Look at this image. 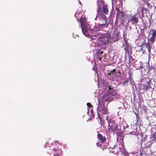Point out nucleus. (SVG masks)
<instances>
[{"label":"nucleus","instance_id":"nucleus-10","mask_svg":"<svg viewBox=\"0 0 156 156\" xmlns=\"http://www.w3.org/2000/svg\"><path fill=\"white\" fill-rule=\"evenodd\" d=\"M119 31L117 30H115L112 37L114 41H116L119 39Z\"/></svg>","mask_w":156,"mask_h":156},{"label":"nucleus","instance_id":"nucleus-19","mask_svg":"<svg viewBox=\"0 0 156 156\" xmlns=\"http://www.w3.org/2000/svg\"><path fill=\"white\" fill-rule=\"evenodd\" d=\"M149 70H154L155 69V67L152 65L150 66L149 65L148 66Z\"/></svg>","mask_w":156,"mask_h":156},{"label":"nucleus","instance_id":"nucleus-3","mask_svg":"<svg viewBox=\"0 0 156 156\" xmlns=\"http://www.w3.org/2000/svg\"><path fill=\"white\" fill-rule=\"evenodd\" d=\"M108 126H109L108 130L109 132L117 131L118 130V126L117 124L115 123L114 121H108Z\"/></svg>","mask_w":156,"mask_h":156},{"label":"nucleus","instance_id":"nucleus-4","mask_svg":"<svg viewBox=\"0 0 156 156\" xmlns=\"http://www.w3.org/2000/svg\"><path fill=\"white\" fill-rule=\"evenodd\" d=\"M99 25L102 27H108L109 24L107 22L106 16L103 13L101 14Z\"/></svg>","mask_w":156,"mask_h":156},{"label":"nucleus","instance_id":"nucleus-18","mask_svg":"<svg viewBox=\"0 0 156 156\" xmlns=\"http://www.w3.org/2000/svg\"><path fill=\"white\" fill-rule=\"evenodd\" d=\"M116 69H113L110 72L108 73L107 74V75L108 76H110L112 73H113L114 74L115 73Z\"/></svg>","mask_w":156,"mask_h":156},{"label":"nucleus","instance_id":"nucleus-22","mask_svg":"<svg viewBox=\"0 0 156 156\" xmlns=\"http://www.w3.org/2000/svg\"><path fill=\"white\" fill-rule=\"evenodd\" d=\"M126 47H124V49L125 51L126 52V51L128 50V49L129 48V46L127 44H126Z\"/></svg>","mask_w":156,"mask_h":156},{"label":"nucleus","instance_id":"nucleus-25","mask_svg":"<svg viewBox=\"0 0 156 156\" xmlns=\"http://www.w3.org/2000/svg\"><path fill=\"white\" fill-rule=\"evenodd\" d=\"M153 139L155 140L156 139V131L154 132L152 135Z\"/></svg>","mask_w":156,"mask_h":156},{"label":"nucleus","instance_id":"nucleus-16","mask_svg":"<svg viewBox=\"0 0 156 156\" xmlns=\"http://www.w3.org/2000/svg\"><path fill=\"white\" fill-rule=\"evenodd\" d=\"M109 94L111 96H114L116 95H117V92L115 89H112L110 91L109 93Z\"/></svg>","mask_w":156,"mask_h":156},{"label":"nucleus","instance_id":"nucleus-38","mask_svg":"<svg viewBox=\"0 0 156 156\" xmlns=\"http://www.w3.org/2000/svg\"><path fill=\"white\" fill-rule=\"evenodd\" d=\"M96 67V65L95 64V68H94V70L95 71V72L96 71V70H95V68Z\"/></svg>","mask_w":156,"mask_h":156},{"label":"nucleus","instance_id":"nucleus-37","mask_svg":"<svg viewBox=\"0 0 156 156\" xmlns=\"http://www.w3.org/2000/svg\"><path fill=\"white\" fill-rule=\"evenodd\" d=\"M144 45H145V44L144 43H143L142 45H140V46L142 47Z\"/></svg>","mask_w":156,"mask_h":156},{"label":"nucleus","instance_id":"nucleus-32","mask_svg":"<svg viewBox=\"0 0 156 156\" xmlns=\"http://www.w3.org/2000/svg\"><path fill=\"white\" fill-rule=\"evenodd\" d=\"M58 149H59V148H57V149L53 148V150L54 151H57L58 150Z\"/></svg>","mask_w":156,"mask_h":156},{"label":"nucleus","instance_id":"nucleus-12","mask_svg":"<svg viewBox=\"0 0 156 156\" xmlns=\"http://www.w3.org/2000/svg\"><path fill=\"white\" fill-rule=\"evenodd\" d=\"M103 12L105 14H107L108 12L107 5L106 4H104L102 7Z\"/></svg>","mask_w":156,"mask_h":156},{"label":"nucleus","instance_id":"nucleus-41","mask_svg":"<svg viewBox=\"0 0 156 156\" xmlns=\"http://www.w3.org/2000/svg\"><path fill=\"white\" fill-rule=\"evenodd\" d=\"M142 49H143V48H141V49H140V50H142Z\"/></svg>","mask_w":156,"mask_h":156},{"label":"nucleus","instance_id":"nucleus-6","mask_svg":"<svg viewBox=\"0 0 156 156\" xmlns=\"http://www.w3.org/2000/svg\"><path fill=\"white\" fill-rule=\"evenodd\" d=\"M139 21L138 13H136L130 16V18L129 19L128 22H131L132 24L135 25L137 24Z\"/></svg>","mask_w":156,"mask_h":156},{"label":"nucleus","instance_id":"nucleus-15","mask_svg":"<svg viewBox=\"0 0 156 156\" xmlns=\"http://www.w3.org/2000/svg\"><path fill=\"white\" fill-rule=\"evenodd\" d=\"M97 7L98 9L97 11V12L98 13H101V7L100 5V3L98 0L97 2Z\"/></svg>","mask_w":156,"mask_h":156},{"label":"nucleus","instance_id":"nucleus-35","mask_svg":"<svg viewBox=\"0 0 156 156\" xmlns=\"http://www.w3.org/2000/svg\"><path fill=\"white\" fill-rule=\"evenodd\" d=\"M112 89V88L111 87V86H110L108 87V89L109 90H111Z\"/></svg>","mask_w":156,"mask_h":156},{"label":"nucleus","instance_id":"nucleus-21","mask_svg":"<svg viewBox=\"0 0 156 156\" xmlns=\"http://www.w3.org/2000/svg\"><path fill=\"white\" fill-rule=\"evenodd\" d=\"M155 40V38L151 37L150 38V41L152 42V43L154 42Z\"/></svg>","mask_w":156,"mask_h":156},{"label":"nucleus","instance_id":"nucleus-11","mask_svg":"<svg viewBox=\"0 0 156 156\" xmlns=\"http://www.w3.org/2000/svg\"><path fill=\"white\" fill-rule=\"evenodd\" d=\"M98 139L102 143H104L106 141V137L102 136V135L100 133H98L97 135Z\"/></svg>","mask_w":156,"mask_h":156},{"label":"nucleus","instance_id":"nucleus-27","mask_svg":"<svg viewBox=\"0 0 156 156\" xmlns=\"http://www.w3.org/2000/svg\"><path fill=\"white\" fill-rule=\"evenodd\" d=\"M141 12H142V17H144V11L142 9H141Z\"/></svg>","mask_w":156,"mask_h":156},{"label":"nucleus","instance_id":"nucleus-20","mask_svg":"<svg viewBox=\"0 0 156 156\" xmlns=\"http://www.w3.org/2000/svg\"><path fill=\"white\" fill-rule=\"evenodd\" d=\"M152 31L153 32L152 34V36L151 37L156 38V31L154 30H153Z\"/></svg>","mask_w":156,"mask_h":156},{"label":"nucleus","instance_id":"nucleus-17","mask_svg":"<svg viewBox=\"0 0 156 156\" xmlns=\"http://www.w3.org/2000/svg\"><path fill=\"white\" fill-rule=\"evenodd\" d=\"M147 1L145 2L144 3L147 5L148 7L150 8V9H152V5L149 2Z\"/></svg>","mask_w":156,"mask_h":156},{"label":"nucleus","instance_id":"nucleus-28","mask_svg":"<svg viewBox=\"0 0 156 156\" xmlns=\"http://www.w3.org/2000/svg\"><path fill=\"white\" fill-rule=\"evenodd\" d=\"M97 146L98 147H100L101 148H102L101 146L102 145L101 144L99 143L98 142L96 143Z\"/></svg>","mask_w":156,"mask_h":156},{"label":"nucleus","instance_id":"nucleus-33","mask_svg":"<svg viewBox=\"0 0 156 156\" xmlns=\"http://www.w3.org/2000/svg\"><path fill=\"white\" fill-rule=\"evenodd\" d=\"M54 156H60L58 154H54Z\"/></svg>","mask_w":156,"mask_h":156},{"label":"nucleus","instance_id":"nucleus-26","mask_svg":"<svg viewBox=\"0 0 156 156\" xmlns=\"http://www.w3.org/2000/svg\"><path fill=\"white\" fill-rule=\"evenodd\" d=\"M87 105L89 108H90L91 107H93V106L90 103H87Z\"/></svg>","mask_w":156,"mask_h":156},{"label":"nucleus","instance_id":"nucleus-13","mask_svg":"<svg viewBox=\"0 0 156 156\" xmlns=\"http://www.w3.org/2000/svg\"><path fill=\"white\" fill-rule=\"evenodd\" d=\"M101 123V125H102L103 127H105V120L107 119H104V118L101 117H98Z\"/></svg>","mask_w":156,"mask_h":156},{"label":"nucleus","instance_id":"nucleus-24","mask_svg":"<svg viewBox=\"0 0 156 156\" xmlns=\"http://www.w3.org/2000/svg\"><path fill=\"white\" fill-rule=\"evenodd\" d=\"M142 9L144 11V13L146 14L147 12V8L143 7Z\"/></svg>","mask_w":156,"mask_h":156},{"label":"nucleus","instance_id":"nucleus-7","mask_svg":"<svg viewBox=\"0 0 156 156\" xmlns=\"http://www.w3.org/2000/svg\"><path fill=\"white\" fill-rule=\"evenodd\" d=\"M145 83L142 86L144 87L143 89L147 91L151 88V83L152 80L151 79H149L148 78H145Z\"/></svg>","mask_w":156,"mask_h":156},{"label":"nucleus","instance_id":"nucleus-14","mask_svg":"<svg viewBox=\"0 0 156 156\" xmlns=\"http://www.w3.org/2000/svg\"><path fill=\"white\" fill-rule=\"evenodd\" d=\"M100 34L99 31H97L95 35H91L90 37V38L92 40H95L98 39L99 38L98 36Z\"/></svg>","mask_w":156,"mask_h":156},{"label":"nucleus","instance_id":"nucleus-8","mask_svg":"<svg viewBox=\"0 0 156 156\" xmlns=\"http://www.w3.org/2000/svg\"><path fill=\"white\" fill-rule=\"evenodd\" d=\"M86 18L84 17H81L80 20L82 32L85 35H87L88 34L87 30L86 27L83 25V23L86 21Z\"/></svg>","mask_w":156,"mask_h":156},{"label":"nucleus","instance_id":"nucleus-42","mask_svg":"<svg viewBox=\"0 0 156 156\" xmlns=\"http://www.w3.org/2000/svg\"><path fill=\"white\" fill-rule=\"evenodd\" d=\"M96 18H97V17L95 19V20H96Z\"/></svg>","mask_w":156,"mask_h":156},{"label":"nucleus","instance_id":"nucleus-36","mask_svg":"<svg viewBox=\"0 0 156 156\" xmlns=\"http://www.w3.org/2000/svg\"><path fill=\"white\" fill-rule=\"evenodd\" d=\"M139 155L140 156H143L142 155V152L140 153L139 154Z\"/></svg>","mask_w":156,"mask_h":156},{"label":"nucleus","instance_id":"nucleus-34","mask_svg":"<svg viewBox=\"0 0 156 156\" xmlns=\"http://www.w3.org/2000/svg\"><path fill=\"white\" fill-rule=\"evenodd\" d=\"M77 14L79 15V14L77 13H75V16L77 18H78V17L77 16Z\"/></svg>","mask_w":156,"mask_h":156},{"label":"nucleus","instance_id":"nucleus-31","mask_svg":"<svg viewBox=\"0 0 156 156\" xmlns=\"http://www.w3.org/2000/svg\"><path fill=\"white\" fill-rule=\"evenodd\" d=\"M128 82V80H126V81H124V82H123V83H123V84H125L126 83H127Z\"/></svg>","mask_w":156,"mask_h":156},{"label":"nucleus","instance_id":"nucleus-1","mask_svg":"<svg viewBox=\"0 0 156 156\" xmlns=\"http://www.w3.org/2000/svg\"><path fill=\"white\" fill-rule=\"evenodd\" d=\"M98 117H103L104 119H107V114L109 112L107 109V105L106 106L103 103L97 108Z\"/></svg>","mask_w":156,"mask_h":156},{"label":"nucleus","instance_id":"nucleus-40","mask_svg":"<svg viewBox=\"0 0 156 156\" xmlns=\"http://www.w3.org/2000/svg\"><path fill=\"white\" fill-rule=\"evenodd\" d=\"M87 113H89V109H88V110Z\"/></svg>","mask_w":156,"mask_h":156},{"label":"nucleus","instance_id":"nucleus-30","mask_svg":"<svg viewBox=\"0 0 156 156\" xmlns=\"http://www.w3.org/2000/svg\"><path fill=\"white\" fill-rule=\"evenodd\" d=\"M148 48V53L149 54V55H150V54H151V48Z\"/></svg>","mask_w":156,"mask_h":156},{"label":"nucleus","instance_id":"nucleus-9","mask_svg":"<svg viewBox=\"0 0 156 156\" xmlns=\"http://www.w3.org/2000/svg\"><path fill=\"white\" fill-rule=\"evenodd\" d=\"M97 59L99 60L100 61H101L102 57H105L106 56V54L103 53V51L99 49H97Z\"/></svg>","mask_w":156,"mask_h":156},{"label":"nucleus","instance_id":"nucleus-5","mask_svg":"<svg viewBox=\"0 0 156 156\" xmlns=\"http://www.w3.org/2000/svg\"><path fill=\"white\" fill-rule=\"evenodd\" d=\"M116 9L117 12L116 15V20L115 24L117 25L118 20H120V21H122L125 13L124 12L120 10L118 8H116Z\"/></svg>","mask_w":156,"mask_h":156},{"label":"nucleus","instance_id":"nucleus-39","mask_svg":"<svg viewBox=\"0 0 156 156\" xmlns=\"http://www.w3.org/2000/svg\"><path fill=\"white\" fill-rule=\"evenodd\" d=\"M142 0L144 1V2H145V1H147V0Z\"/></svg>","mask_w":156,"mask_h":156},{"label":"nucleus","instance_id":"nucleus-29","mask_svg":"<svg viewBox=\"0 0 156 156\" xmlns=\"http://www.w3.org/2000/svg\"><path fill=\"white\" fill-rule=\"evenodd\" d=\"M90 112V113L91 114L92 116L93 117H94V112H93V109H91Z\"/></svg>","mask_w":156,"mask_h":156},{"label":"nucleus","instance_id":"nucleus-23","mask_svg":"<svg viewBox=\"0 0 156 156\" xmlns=\"http://www.w3.org/2000/svg\"><path fill=\"white\" fill-rule=\"evenodd\" d=\"M146 47L148 48H152V46L150 45V43L149 42V41H148V42L146 44Z\"/></svg>","mask_w":156,"mask_h":156},{"label":"nucleus","instance_id":"nucleus-2","mask_svg":"<svg viewBox=\"0 0 156 156\" xmlns=\"http://www.w3.org/2000/svg\"><path fill=\"white\" fill-rule=\"evenodd\" d=\"M111 37V35L109 33L103 34L100 37H99V42L101 44H108Z\"/></svg>","mask_w":156,"mask_h":156}]
</instances>
